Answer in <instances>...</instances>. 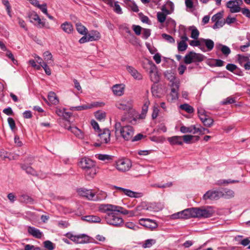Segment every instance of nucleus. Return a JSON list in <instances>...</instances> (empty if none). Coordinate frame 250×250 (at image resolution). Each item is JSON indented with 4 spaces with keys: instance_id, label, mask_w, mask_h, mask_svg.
<instances>
[{
    "instance_id": "f257e3e1",
    "label": "nucleus",
    "mask_w": 250,
    "mask_h": 250,
    "mask_svg": "<svg viewBox=\"0 0 250 250\" xmlns=\"http://www.w3.org/2000/svg\"><path fill=\"white\" fill-rule=\"evenodd\" d=\"M141 209V207H137L134 210H128L122 207L112 204H102L99 207V210L101 212L106 213L105 216L106 223L115 226H120L124 223L123 218L118 213L132 217L139 215L140 213L138 211Z\"/></svg>"
},
{
    "instance_id": "f03ea898",
    "label": "nucleus",
    "mask_w": 250,
    "mask_h": 250,
    "mask_svg": "<svg viewBox=\"0 0 250 250\" xmlns=\"http://www.w3.org/2000/svg\"><path fill=\"white\" fill-rule=\"evenodd\" d=\"M79 167L83 169L87 180L93 179L97 173V167L95 161L88 157L81 158L79 162Z\"/></svg>"
},
{
    "instance_id": "7ed1b4c3",
    "label": "nucleus",
    "mask_w": 250,
    "mask_h": 250,
    "mask_svg": "<svg viewBox=\"0 0 250 250\" xmlns=\"http://www.w3.org/2000/svg\"><path fill=\"white\" fill-rule=\"evenodd\" d=\"M115 134L118 139L121 137L125 141H130L134 134V130L131 125H122L121 123L116 122L114 125Z\"/></svg>"
},
{
    "instance_id": "20e7f679",
    "label": "nucleus",
    "mask_w": 250,
    "mask_h": 250,
    "mask_svg": "<svg viewBox=\"0 0 250 250\" xmlns=\"http://www.w3.org/2000/svg\"><path fill=\"white\" fill-rule=\"evenodd\" d=\"M143 67L148 71L150 79L152 82L157 83L159 81L160 77L157 66L152 61L147 60L146 62L144 63Z\"/></svg>"
},
{
    "instance_id": "39448f33",
    "label": "nucleus",
    "mask_w": 250,
    "mask_h": 250,
    "mask_svg": "<svg viewBox=\"0 0 250 250\" xmlns=\"http://www.w3.org/2000/svg\"><path fill=\"white\" fill-rule=\"evenodd\" d=\"M204 59L203 55L190 51L186 54L184 57V62L186 64H190L192 62H202Z\"/></svg>"
},
{
    "instance_id": "423d86ee",
    "label": "nucleus",
    "mask_w": 250,
    "mask_h": 250,
    "mask_svg": "<svg viewBox=\"0 0 250 250\" xmlns=\"http://www.w3.org/2000/svg\"><path fill=\"white\" fill-rule=\"evenodd\" d=\"M132 166L130 160L125 158L119 159L116 162V167L120 171L125 172L130 169Z\"/></svg>"
},
{
    "instance_id": "0eeeda50",
    "label": "nucleus",
    "mask_w": 250,
    "mask_h": 250,
    "mask_svg": "<svg viewBox=\"0 0 250 250\" xmlns=\"http://www.w3.org/2000/svg\"><path fill=\"white\" fill-rule=\"evenodd\" d=\"M179 86V82H176L173 84H171V91L170 93L167 96V100L168 102H172L178 99Z\"/></svg>"
},
{
    "instance_id": "6e6552de",
    "label": "nucleus",
    "mask_w": 250,
    "mask_h": 250,
    "mask_svg": "<svg viewBox=\"0 0 250 250\" xmlns=\"http://www.w3.org/2000/svg\"><path fill=\"white\" fill-rule=\"evenodd\" d=\"M116 106L120 110L131 112L133 110V104L131 100H123L116 104Z\"/></svg>"
},
{
    "instance_id": "1a4fd4ad",
    "label": "nucleus",
    "mask_w": 250,
    "mask_h": 250,
    "mask_svg": "<svg viewBox=\"0 0 250 250\" xmlns=\"http://www.w3.org/2000/svg\"><path fill=\"white\" fill-rule=\"evenodd\" d=\"M113 188L116 189L120 193L124 194L129 197L139 198L142 197L143 195L142 193L134 192L130 189L124 188L121 187L114 186Z\"/></svg>"
},
{
    "instance_id": "9d476101",
    "label": "nucleus",
    "mask_w": 250,
    "mask_h": 250,
    "mask_svg": "<svg viewBox=\"0 0 250 250\" xmlns=\"http://www.w3.org/2000/svg\"><path fill=\"white\" fill-rule=\"evenodd\" d=\"M224 195V194L220 190H208L203 195V199L205 200H218Z\"/></svg>"
},
{
    "instance_id": "9b49d317",
    "label": "nucleus",
    "mask_w": 250,
    "mask_h": 250,
    "mask_svg": "<svg viewBox=\"0 0 250 250\" xmlns=\"http://www.w3.org/2000/svg\"><path fill=\"white\" fill-rule=\"evenodd\" d=\"M242 3L241 0H231L227 3L226 6L229 9L231 13H237L241 11L240 5Z\"/></svg>"
},
{
    "instance_id": "f8f14e48",
    "label": "nucleus",
    "mask_w": 250,
    "mask_h": 250,
    "mask_svg": "<svg viewBox=\"0 0 250 250\" xmlns=\"http://www.w3.org/2000/svg\"><path fill=\"white\" fill-rule=\"evenodd\" d=\"M99 141L101 144H108L110 141V131L107 128H104L98 133Z\"/></svg>"
},
{
    "instance_id": "ddd939ff",
    "label": "nucleus",
    "mask_w": 250,
    "mask_h": 250,
    "mask_svg": "<svg viewBox=\"0 0 250 250\" xmlns=\"http://www.w3.org/2000/svg\"><path fill=\"white\" fill-rule=\"evenodd\" d=\"M68 237L72 241L78 244L86 243L89 242V237L85 234L74 235L70 234Z\"/></svg>"
},
{
    "instance_id": "4468645a",
    "label": "nucleus",
    "mask_w": 250,
    "mask_h": 250,
    "mask_svg": "<svg viewBox=\"0 0 250 250\" xmlns=\"http://www.w3.org/2000/svg\"><path fill=\"white\" fill-rule=\"evenodd\" d=\"M78 194L90 200H95V193L91 189L80 188L78 189Z\"/></svg>"
},
{
    "instance_id": "2eb2a0df",
    "label": "nucleus",
    "mask_w": 250,
    "mask_h": 250,
    "mask_svg": "<svg viewBox=\"0 0 250 250\" xmlns=\"http://www.w3.org/2000/svg\"><path fill=\"white\" fill-rule=\"evenodd\" d=\"M139 224L146 228L151 229L156 228L158 227L157 223L153 220L148 218H141L139 220Z\"/></svg>"
},
{
    "instance_id": "dca6fc26",
    "label": "nucleus",
    "mask_w": 250,
    "mask_h": 250,
    "mask_svg": "<svg viewBox=\"0 0 250 250\" xmlns=\"http://www.w3.org/2000/svg\"><path fill=\"white\" fill-rule=\"evenodd\" d=\"M126 69L127 72L137 80H141L143 79V75L141 73L138 71L134 67L132 66L127 65Z\"/></svg>"
},
{
    "instance_id": "f3484780",
    "label": "nucleus",
    "mask_w": 250,
    "mask_h": 250,
    "mask_svg": "<svg viewBox=\"0 0 250 250\" xmlns=\"http://www.w3.org/2000/svg\"><path fill=\"white\" fill-rule=\"evenodd\" d=\"M196 217L198 218H208L212 215V212L205 208H196Z\"/></svg>"
},
{
    "instance_id": "a211bd4d",
    "label": "nucleus",
    "mask_w": 250,
    "mask_h": 250,
    "mask_svg": "<svg viewBox=\"0 0 250 250\" xmlns=\"http://www.w3.org/2000/svg\"><path fill=\"white\" fill-rule=\"evenodd\" d=\"M182 211L183 219H188L190 218H195L197 216L196 214V208H187Z\"/></svg>"
},
{
    "instance_id": "6ab92c4d",
    "label": "nucleus",
    "mask_w": 250,
    "mask_h": 250,
    "mask_svg": "<svg viewBox=\"0 0 250 250\" xmlns=\"http://www.w3.org/2000/svg\"><path fill=\"white\" fill-rule=\"evenodd\" d=\"M30 22L33 23L34 21H37L38 23V26L41 28L45 26V22L42 21L39 15L35 12L32 13L29 15Z\"/></svg>"
},
{
    "instance_id": "aec40b11",
    "label": "nucleus",
    "mask_w": 250,
    "mask_h": 250,
    "mask_svg": "<svg viewBox=\"0 0 250 250\" xmlns=\"http://www.w3.org/2000/svg\"><path fill=\"white\" fill-rule=\"evenodd\" d=\"M66 129L71 131L77 138L82 140L84 139L83 132L78 127L74 126H69Z\"/></svg>"
},
{
    "instance_id": "412c9836",
    "label": "nucleus",
    "mask_w": 250,
    "mask_h": 250,
    "mask_svg": "<svg viewBox=\"0 0 250 250\" xmlns=\"http://www.w3.org/2000/svg\"><path fill=\"white\" fill-rule=\"evenodd\" d=\"M125 86L123 84H117L112 86V91L114 95L121 96L124 94Z\"/></svg>"
},
{
    "instance_id": "4be33fe9",
    "label": "nucleus",
    "mask_w": 250,
    "mask_h": 250,
    "mask_svg": "<svg viewBox=\"0 0 250 250\" xmlns=\"http://www.w3.org/2000/svg\"><path fill=\"white\" fill-rule=\"evenodd\" d=\"M28 232L33 237L38 239L41 238L43 235L42 232L39 229L30 226L28 227Z\"/></svg>"
},
{
    "instance_id": "5701e85b",
    "label": "nucleus",
    "mask_w": 250,
    "mask_h": 250,
    "mask_svg": "<svg viewBox=\"0 0 250 250\" xmlns=\"http://www.w3.org/2000/svg\"><path fill=\"white\" fill-rule=\"evenodd\" d=\"M101 104L98 102H93L91 104H86L78 106L76 107L75 108L77 110H86L88 109L92 108L95 107L100 106H101Z\"/></svg>"
},
{
    "instance_id": "b1692460",
    "label": "nucleus",
    "mask_w": 250,
    "mask_h": 250,
    "mask_svg": "<svg viewBox=\"0 0 250 250\" xmlns=\"http://www.w3.org/2000/svg\"><path fill=\"white\" fill-rule=\"evenodd\" d=\"M82 220L90 223H100L101 219L100 217L95 215H87L82 217Z\"/></svg>"
},
{
    "instance_id": "393cba45",
    "label": "nucleus",
    "mask_w": 250,
    "mask_h": 250,
    "mask_svg": "<svg viewBox=\"0 0 250 250\" xmlns=\"http://www.w3.org/2000/svg\"><path fill=\"white\" fill-rule=\"evenodd\" d=\"M168 141L171 145H182V136H175L168 138Z\"/></svg>"
},
{
    "instance_id": "a878e982",
    "label": "nucleus",
    "mask_w": 250,
    "mask_h": 250,
    "mask_svg": "<svg viewBox=\"0 0 250 250\" xmlns=\"http://www.w3.org/2000/svg\"><path fill=\"white\" fill-rule=\"evenodd\" d=\"M61 27L62 30L67 34H71L73 31V27L72 24L69 22H64L61 24Z\"/></svg>"
},
{
    "instance_id": "bb28decb",
    "label": "nucleus",
    "mask_w": 250,
    "mask_h": 250,
    "mask_svg": "<svg viewBox=\"0 0 250 250\" xmlns=\"http://www.w3.org/2000/svg\"><path fill=\"white\" fill-rule=\"evenodd\" d=\"M43 58L45 61V62L52 65L54 64V60L52 54L49 51H45L43 54Z\"/></svg>"
},
{
    "instance_id": "cd10ccee",
    "label": "nucleus",
    "mask_w": 250,
    "mask_h": 250,
    "mask_svg": "<svg viewBox=\"0 0 250 250\" xmlns=\"http://www.w3.org/2000/svg\"><path fill=\"white\" fill-rule=\"evenodd\" d=\"M216 48L217 49L220 50L226 57H227L231 52L230 49L228 46L222 44H217Z\"/></svg>"
},
{
    "instance_id": "c85d7f7f",
    "label": "nucleus",
    "mask_w": 250,
    "mask_h": 250,
    "mask_svg": "<svg viewBox=\"0 0 250 250\" xmlns=\"http://www.w3.org/2000/svg\"><path fill=\"white\" fill-rule=\"evenodd\" d=\"M89 40L92 41H98L101 38V34L96 30H92L88 34Z\"/></svg>"
},
{
    "instance_id": "c756f323",
    "label": "nucleus",
    "mask_w": 250,
    "mask_h": 250,
    "mask_svg": "<svg viewBox=\"0 0 250 250\" xmlns=\"http://www.w3.org/2000/svg\"><path fill=\"white\" fill-rule=\"evenodd\" d=\"M165 76L167 79L171 83V84H173L176 82H180L179 80L176 78L174 73L170 71H167L165 73Z\"/></svg>"
},
{
    "instance_id": "7c9ffc66",
    "label": "nucleus",
    "mask_w": 250,
    "mask_h": 250,
    "mask_svg": "<svg viewBox=\"0 0 250 250\" xmlns=\"http://www.w3.org/2000/svg\"><path fill=\"white\" fill-rule=\"evenodd\" d=\"M48 99L51 104L56 105L59 103V99L54 92H50L48 93Z\"/></svg>"
},
{
    "instance_id": "2f4dec72",
    "label": "nucleus",
    "mask_w": 250,
    "mask_h": 250,
    "mask_svg": "<svg viewBox=\"0 0 250 250\" xmlns=\"http://www.w3.org/2000/svg\"><path fill=\"white\" fill-rule=\"evenodd\" d=\"M179 108L185 111L186 112L189 114H191L194 112V109L193 107L188 104H181Z\"/></svg>"
},
{
    "instance_id": "473e14b6",
    "label": "nucleus",
    "mask_w": 250,
    "mask_h": 250,
    "mask_svg": "<svg viewBox=\"0 0 250 250\" xmlns=\"http://www.w3.org/2000/svg\"><path fill=\"white\" fill-rule=\"evenodd\" d=\"M201 41H202V44L205 43L208 50V51H211L214 47V43L213 41L210 39H201Z\"/></svg>"
},
{
    "instance_id": "72a5a7b5",
    "label": "nucleus",
    "mask_w": 250,
    "mask_h": 250,
    "mask_svg": "<svg viewBox=\"0 0 250 250\" xmlns=\"http://www.w3.org/2000/svg\"><path fill=\"white\" fill-rule=\"evenodd\" d=\"M77 31L81 34L85 35L87 33V28L81 23H77L76 24Z\"/></svg>"
},
{
    "instance_id": "f704fd0d",
    "label": "nucleus",
    "mask_w": 250,
    "mask_h": 250,
    "mask_svg": "<svg viewBox=\"0 0 250 250\" xmlns=\"http://www.w3.org/2000/svg\"><path fill=\"white\" fill-rule=\"evenodd\" d=\"M226 69L235 74L241 75V74L238 73V71H239V70L237 69V66L234 64L228 63L226 66Z\"/></svg>"
},
{
    "instance_id": "c9c22d12",
    "label": "nucleus",
    "mask_w": 250,
    "mask_h": 250,
    "mask_svg": "<svg viewBox=\"0 0 250 250\" xmlns=\"http://www.w3.org/2000/svg\"><path fill=\"white\" fill-rule=\"evenodd\" d=\"M95 118L99 121L104 120L106 117V113L102 110H99L95 112Z\"/></svg>"
},
{
    "instance_id": "e433bc0d",
    "label": "nucleus",
    "mask_w": 250,
    "mask_h": 250,
    "mask_svg": "<svg viewBox=\"0 0 250 250\" xmlns=\"http://www.w3.org/2000/svg\"><path fill=\"white\" fill-rule=\"evenodd\" d=\"M149 105V101H146L144 105L142 107V114L139 115V119H144L145 117L146 114L148 106Z\"/></svg>"
},
{
    "instance_id": "4c0bfd02",
    "label": "nucleus",
    "mask_w": 250,
    "mask_h": 250,
    "mask_svg": "<svg viewBox=\"0 0 250 250\" xmlns=\"http://www.w3.org/2000/svg\"><path fill=\"white\" fill-rule=\"evenodd\" d=\"M194 131L193 132V134H196L199 133L201 135L204 134L205 133H209V130L208 129L205 128L203 127H193Z\"/></svg>"
},
{
    "instance_id": "58836bf2",
    "label": "nucleus",
    "mask_w": 250,
    "mask_h": 250,
    "mask_svg": "<svg viewBox=\"0 0 250 250\" xmlns=\"http://www.w3.org/2000/svg\"><path fill=\"white\" fill-rule=\"evenodd\" d=\"M189 44L192 46H198L203 51H205L204 47H202V41L201 39L199 40H192L189 42Z\"/></svg>"
},
{
    "instance_id": "ea45409f",
    "label": "nucleus",
    "mask_w": 250,
    "mask_h": 250,
    "mask_svg": "<svg viewBox=\"0 0 250 250\" xmlns=\"http://www.w3.org/2000/svg\"><path fill=\"white\" fill-rule=\"evenodd\" d=\"M22 168L25 170L27 173L32 175H36L37 172L30 166H27L25 165H23L22 166Z\"/></svg>"
},
{
    "instance_id": "a19ab883",
    "label": "nucleus",
    "mask_w": 250,
    "mask_h": 250,
    "mask_svg": "<svg viewBox=\"0 0 250 250\" xmlns=\"http://www.w3.org/2000/svg\"><path fill=\"white\" fill-rule=\"evenodd\" d=\"M189 29L191 30V38L194 40L197 39L199 36V32L198 29L194 26L190 27Z\"/></svg>"
},
{
    "instance_id": "79ce46f5",
    "label": "nucleus",
    "mask_w": 250,
    "mask_h": 250,
    "mask_svg": "<svg viewBox=\"0 0 250 250\" xmlns=\"http://www.w3.org/2000/svg\"><path fill=\"white\" fill-rule=\"evenodd\" d=\"M193 127H195V125H192L190 127H186L185 126H182L180 127V131L183 133H193L194 131Z\"/></svg>"
},
{
    "instance_id": "37998d69",
    "label": "nucleus",
    "mask_w": 250,
    "mask_h": 250,
    "mask_svg": "<svg viewBox=\"0 0 250 250\" xmlns=\"http://www.w3.org/2000/svg\"><path fill=\"white\" fill-rule=\"evenodd\" d=\"M156 240L154 239H147L143 244L142 247L144 248L151 247L153 244H155Z\"/></svg>"
},
{
    "instance_id": "c03bdc74",
    "label": "nucleus",
    "mask_w": 250,
    "mask_h": 250,
    "mask_svg": "<svg viewBox=\"0 0 250 250\" xmlns=\"http://www.w3.org/2000/svg\"><path fill=\"white\" fill-rule=\"evenodd\" d=\"M177 48L179 51H184L188 48V44L187 42H183L180 41L178 42Z\"/></svg>"
},
{
    "instance_id": "a18cd8bd",
    "label": "nucleus",
    "mask_w": 250,
    "mask_h": 250,
    "mask_svg": "<svg viewBox=\"0 0 250 250\" xmlns=\"http://www.w3.org/2000/svg\"><path fill=\"white\" fill-rule=\"evenodd\" d=\"M162 37L169 43H174L175 42L174 39L169 35L164 33L162 35Z\"/></svg>"
},
{
    "instance_id": "49530a36",
    "label": "nucleus",
    "mask_w": 250,
    "mask_h": 250,
    "mask_svg": "<svg viewBox=\"0 0 250 250\" xmlns=\"http://www.w3.org/2000/svg\"><path fill=\"white\" fill-rule=\"evenodd\" d=\"M213 120L209 116L202 123L204 125L207 127H210L213 124Z\"/></svg>"
},
{
    "instance_id": "de8ad7c7",
    "label": "nucleus",
    "mask_w": 250,
    "mask_h": 250,
    "mask_svg": "<svg viewBox=\"0 0 250 250\" xmlns=\"http://www.w3.org/2000/svg\"><path fill=\"white\" fill-rule=\"evenodd\" d=\"M157 20L160 23H164L166 19V16L165 14L161 13V12H159L157 14Z\"/></svg>"
},
{
    "instance_id": "09e8293b",
    "label": "nucleus",
    "mask_w": 250,
    "mask_h": 250,
    "mask_svg": "<svg viewBox=\"0 0 250 250\" xmlns=\"http://www.w3.org/2000/svg\"><path fill=\"white\" fill-rule=\"evenodd\" d=\"M225 23V20H220L215 22V24L213 25V29H217L222 27Z\"/></svg>"
},
{
    "instance_id": "8fccbe9b",
    "label": "nucleus",
    "mask_w": 250,
    "mask_h": 250,
    "mask_svg": "<svg viewBox=\"0 0 250 250\" xmlns=\"http://www.w3.org/2000/svg\"><path fill=\"white\" fill-rule=\"evenodd\" d=\"M91 125L98 133L102 131V130L100 128L98 124L94 120L91 121Z\"/></svg>"
},
{
    "instance_id": "3c124183",
    "label": "nucleus",
    "mask_w": 250,
    "mask_h": 250,
    "mask_svg": "<svg viewBox=\"0 0 250 250\" xmlns=\"http://www.w3.org/2000/svg\"><path fill=\"white\" fill-rule=\"evenodd\" d=\"M0 157L1 159L5 160L6 158L11 160L10 154H9L6 151L1 149L0 150Z\"/></svg>"
},
{
    "instance_id": "603ef678",
    "label": "nucleus",
    "mask_w": 250,
    "mask_h": 250,
    "mask_svg": "<svg viewBox=\"0 0 250 250\" xmlns=\"http://www.w3.org/2000/svg\"><path fill=\"white\" fill-rule=\"evenodd\" d=\"M44 247L48 250H53L54 249V244L50 241H45L43 243Z\"/></svg>"
},
{
    "instance_id": "864d4df0",
    "label": "nucleus",
    "mask_w": 250,
    "mask_h": 250,
    "mask_svg": "<svg viewBox=\"0 0 250 250\" xmlns=\"http://www.w3.org/2000/svg\"><path fill=\"white\" fill-rule=\"evenodd\" d=\"M2 2L6 7V11L8 15L11 17V6L8 0H2Z\"/></svg>"
},
{
    "instance_id": "5fc2aeb1",
    "label": "nucleus",
    "mask_w": 250,
    "mask_h": 250,
    "mask_svg": "<svg viewBox=\"0 0 250 250\" xmlns=\"http://www.w3.org/2000/svg\"><path fill=\"white\" fill-rule=\"evenodd\" d=\"M113 7L114 8L113 10L116 13L118 14H122L123 13L122 8L118 4V1H115V2H114V5Z\"/></svg>"
},
{
    "instance_id": "6e6d98bb",
    "label": "nucleus",
    "mask_w": 250,
    "mask_h": 250,
    "mask_svg": "<svg viewBox=\"0 0 250 250\" xmlns=\"http://www.w3.org/2000/svg\"><path fill=\"white\" fill-rule=\"evenodd\" d=\"M223 14L221 12H219L214 15H213L211 18V21L213 22H216L217 21H219L220 20L222 19Z\"/></svg>"
},
{
    "instance_id": "4d7b16f0",
    "label": "nucleus",
    "mask_w": 250,
    "mask_h": 250,
    "mask_svg": "<svg viewBox=\"0 0 250 250\" xmlns=\"http://www.w3.org/2000/svg\"><path fill=\"white\" fill-rule=\"evenodd\" d=\"M182 141L187 144H190L194 136L189 135H184L182 137Z\"/></svg>"
},
{
    "instance_id": "13d9d810",
    "label": "nucleus",
    "mask_w": 250,
    "mask_h": 250,
    "mask_svg": "<svg viewBox=\"0 0 250 250\" xmlns=\"http://www.w3.org/2000/svg\"><path fill=\"white\" fill-rule=\"evenodd\" d=\"M236 102L235 99L234 98L232 97H228L226 99H225L223 102V104H230L235 103Z\"/></svg>"
},
{
    "instance_id": "bf43d9fd",
    "label": "nucleus",
    "mask_w": 250,
    "mask_h": 250,
    "mask_svg": "<svg viewBox=\"0 0 250 250\" xmlns=\"http://www.w3.org/2000/svg\"><path fill=\"white\" fill-rule=\"evenodd\" d=\"M38 8H39L42 12L44 14H47V4L46 3H43L42 4H39L37 7Z\"/></svg>"
},
{
    "instance_id": "052dcab7",
    "label": "nucleus",
    "mask_w": 250,
    "mask_h": 250,
    "mask_svg": "<svg viewBox=\"0 0 250 250\" xmlns=\"http://www.w3.org/2000/svg\"><path fill=\"white\" fill-rule=\"evenodd\" d=\"M132 29L137 35H140L141 34L142 28L140 26L133 25Z\"/></svg>"
},
{
    "instance_id": "680f3d73",
    "label": "nucleus",
    "mask_w": 250,
    "mask_h": 250,
    "mask_svg": "<svg viewBox=\"0 0 250 250\" xmlns=\"http://www.w3.org/2000/svg\"><path fill=\"white\" fill-rule=\"evenodd\" d=\"M171 218L173 219H183L182 211L178 212L171 215Z\"/></svg>"
},
{
    "instance_id": "e2e57ef3",
    "label": "nucleus",
    "mask_w": 250,
    "mask_h": 250,
    "mask_svg": "<svg viewBox=\"0 0 250 250\" xmlns=\"http://www.w3.org/2000/svg\"><path fill=\"white\" fill-rule=\"evenodd\" d=\"M6 56L8 57L11 60V61L13 62V63L15 64H17L18 62L15 59L14 55L12 53V52L10 51H8L6 53Z\"/></svg>"
},
{
    "instance_id": "0e129e2a",
    "label": "nucleus",
    "mask_w": 250,
    "mask_h": 250,
    "mask_svg": "<svg viewBox=\"0 0 250 250\" xmlns=\"http://www.w3.org/2000/svg\"><path fill=\"white\" fill-rule=\"evenodd\" d=\"M42 67L44 69L45 73L47 75H50L51 71L46 63H43V64H41Z\"/></svg>"
},
{
    "instance_id": "69168bd1",
    "label": "nucleus",
    "mask_w": 250,
    "mask_h": 250,
    "mask_svg": "<svg viewBox=\"0 0 250 250\" xmlns=\"http://www.w3.org/2000/svg\"><path fill=\"white\" fill-rule=\"evenodd\" d=\"M150 35V30L149 29H144L143 31V38L146 39Z\"/></svg>"
},
{
    "instance_id": "338daca9",
    "label": "nucleus",
    "mask_w": 250,
    "mask_h": 250,
    "mask_svg": "<svg viewBox=\"0 0 250 250\" xmlns=\"http://www.w3.org/2000/svg\"><path fill=\"white\" fill-rule=\"evenodd\" d=\"M241 11L242 13L245 15L246 17L250 19V10L247 8H244L241 9Z\"/></svg>"
},
{
    "instance_id": "774afa93",
    "label": "nucleus",
    "mask_w": 250,
    "mask_h": 250,
    "mask_svg": "<svg viewBox=\"0 0 250 250\" xmlns=\"http://www.w3.org/2000/svg\"><path fill=\"white\" fill-rule=\"evenodd\" d=\"M7 121L10 128L13 130L16 127L14 119L12 118L9 117L7 119Z\"/></svg>"
}]
</instances>
